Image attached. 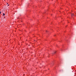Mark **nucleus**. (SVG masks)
<instances>
[{"mask_svg": "<svg viewBox=\"0 0 76 76\" xmlns=\"http://www.w3.org/2000/svg\"><path fill=\"white\" fill-rule=\"evenodd\" d=\"M9 5H8V6H9Z\"/></svg>", "mask_w": 76, "mask_h": 76, "instance_id": "4", "label": "nucleus"}, {"mask_svg": "<svg viewBox=\"0 0 76 76\" xmlns=\"http://www.w3.org/2000/svg\"><path fill=\"white\" fill-rule=\"evenodd\" d=\"M71 15H72V16H74V14L73 13Z\"/></svg>", "mask_w": 76, "mask_h": 76, "instance_id": "1", "label": "nucleus"}, {"mask_svg": "<svg viewBox=\"0 0 76 76\" xmlns=\"http://www.w3.org/2000/svg\"><path fill=\"white\" fill-rule=\"evenodd\" d=\"M5 15V14L3 13V16H4Z\"/></svg>", "mask_w": 76, "mask_h": 76, "instance_id": "2", "label": "nucleus"}, {"mask_svg": "<svg viewBox=\"0 0 76 76\" xmlns=\"http://www.w3.org/2000/svg\"><path fill=\"white\" fill-rule=\"evenodd\" d=\"M1 14V12L0 11V15Z\"/></svg>", "mask_w": 76, "mask_h": 76, "instance_id": "3", "label": "nucleus"}]
</instances>
